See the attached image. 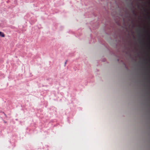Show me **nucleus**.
<instances>
[{
  "instance_id": "f257e3e1",
  "label": "nucleus",
  "mask_w": 150,
  "mask_h": 150,
  "mask_svg": "<svg viewBox=\"0 0 150 150\" xmlns=\"http://www.w3.org/2000/svg\"><path fill=\"white\" fill-rule=\"evenodd\" d=\"M0 36L2 37H5V35L3 33L0 32Z\"/></svg>"
},
{
  "instance_id": "f03ea898",
  "label": "nucleus",
  "mask_w": 150,
  "mask_h": 150,
  "mask_svg": "<svg viewBox=\"0 0 150 150\" xmlns=\"http://www.w3.org/2000/svg\"><path fill=\"white\" fill-rule=\"evenodd\" d=\"M133 13L134 14V15H136V13H135V12H134V11H133Z\"/></svg>"
},
{
  "instance_id": "7ed1b4c3",
  "label": "nucleus",
  "mask_w": 150,
  "mask_h": 150,
  "mask_svg": "<svg viewBox=\"0 0 150 150\" xmlns=\"http://www.w3.org/2000/svg\"><path fill=\"white\" fill-rule=\"evenodd\" d=\"M66 63H67V61H66L65 62V65L66 64Z\"/></svg>"
},
{
  "instance_id": "20e7f679",
  "label": "nucleus",
  "mask_w": 150,
  "mask_h": 150,
  "mask_svg": "<svg viewBox=\"0 0 150 150\" xmlns=\"http://www.w3.org/2000/svg\"><path fill=\"white\" fill-rule=\"evenodd\" d=\"M142 42H144V40H142Z\"/></svg>"
}]
</instances>
